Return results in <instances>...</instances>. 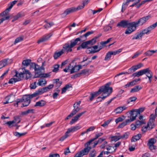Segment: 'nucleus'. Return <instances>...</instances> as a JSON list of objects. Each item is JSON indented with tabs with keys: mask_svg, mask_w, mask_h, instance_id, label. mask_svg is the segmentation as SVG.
<instances>
[{
	"mask_svg": "<svg viewBox=\"0 0 157 157\" xmlns=\"http://www.w3.org/2000/svg\"><path fill=\"white\" fill-rule=\"evenodd\" d=\"M22 71L18 73L17 71H16V74L14 77L16 78H13L10 79L8 82L10 84H13L15 82L20 81L23 79L24 77V75H26V79H28L31 77V74L29 72L28 70L24 69L22 70Z\"/></svg>",
	"mask_w": 157,
	"mask_h": 157,
	"instance_id": "nucleus-1",
	"label": "nucleus"
},
{
	"mask_svg": "<svg viewBox=\"0 0 157 157\" xmlns=\"http://www.w3.org/2000/svg\"><path fill=\"white\" fill-rule=\"evenodd\" d=\"M144 74H145L147 76L145 78L146 79L147 78V77L148 78L149 82L151 83L152 78V72L148 68L141 70L133 73L132 74V76L134 77H139Z\"/></svg>",
	"mask_w": 157,
	"mask_h": 157,
	"instance_id": "nucleus-2",
	"label": "nucleus"
},
{
	"mask_svg": "<svg viewBox=\"0 0 157 157\" xmlns=\"http://www.w3.org/2000/svg\"><path fill=\"white\" fill-rule=\"evenodd\" d=\"M109 85V84L107 83L106 84L105 86L101 87L98 91L94 92L92 93L95 97L102 92L103 93L102 94V95L103 96L104 94H105L107 92H108V90H110V92H112L113 91L112 88V87H110Z\"/></svg>",
	"mask_w": 157,
	"mask_h": 157,
	"instance_id": "nucleus-3",
	"label": "nucleus"
},
{
	"mask_svg": "<svg viewBox=\"0 0 157 157\" xmlns=\"http://www.w3.org/2000/svg\"><path fill=\"white\" fill-rule=\"evenodd\" d=\"M150 15L144 17H142L136 21H133L132 22L134 24L136 27H138L139 25H142L145 23L150 17Z\"/></svg>",
	"mask_w": 157,
	"mask_h": 157,
	"instance_id": "nucleus-4",
	"label": "nucleus"
},
{
	"mask_svg": "<svg viewBox=\"0 0 157 157\" xmlns=\"http://www.w3.org/2000/svg\"><path fill=\"white\" fill-rule=\"evenodd\" d=\"M30 70L34 69L35 71V76L37 75L38 72H40L41 67L39 66L34 63H31L30 64Z\"/></svg>",
	"mask_w": 157,
	"mask_h": 157,
	"instance_id": "nucleus-5",
	"label": "nucleus"
},
{
	"mask_svg": "<svg viewBox=\"0 0 157 157\" xmlns=\"http://www.w3.org/2000/svg\"><path fill=\"white\" fill-rule=\"evenodd\" d=\"M132 22H130L128 20H122L120 21L117 25V27H121L123 28H126L132 25Z\"/></svg>",
	"mask_w": 157,
	"mask_h": 157,
	"instance_id": "nucleus-6",
	"label": "nucleus"
},
{
	"mask_svg": "<svg viewBox=\"0 0 157 157\" xmlns=\"http://www.w3.org/2000/svg\"><path fill=\"white\" fill-rule=\"evenodd\" d=\"M136 27L132 22V25L127 27V29L125 32V33L127 34H129L135 31L136 30Z\"/></svg>",
	"mask_w": 157,
	"mask_h": 157,
	"instance_id": "nucleus-7",
	"label": "nucleus"
},
{
	"mask_svg": "<svg viewBox=\"0 0 157 157\" xmlns=\"http://www.w3.org/2000/svg\"><path fill=\"white\" fill-rule=\"evenodd\" d=\"M129 113L130 115L132 116V117L128 119L131 122L136 120V117L138 115L135 109L131 110L129 112Z\"/></svg>",
	"mask_w": 157,
	"mask_h": 157,
	"instance_id": "nucleus-8",
	"label": "nucleus"
},
{
	"mask_svg": "<svg viewBox=\"0 0 157 157\" xmlns=\"http://www.w3.org/2000/svg\"><path fill=\"white\" fill-rule=\"evenodd\" d=\"M52 34L51 33L44 35L41 37L37 43L38 44H40L41 42L46 41L48 40L50 37L52 36Z\"/></svg>",
	"mask_w": 157,
	"mask_h": 157,
	"instance_id": "nucleus-9",
	"label": "nucleus"
},
{
	"mask_svg": "<svg viewBox=\"0 0 157 157\" xmlns=\"http://www.w3.org/2000/svg\"><path fill=\"white\" fill-rule=\"evenodd\" d=\"M14 100V96L12 95H10L7 96L4 99L5 102H3L4 104L11 103Z\"/></svg>",
	"mask_w": 157,
	"mask_h": 157,
	"instance_id": "nucleus-10",
	"label": "nucleus"
},
{
	"mask_svg": "<svg viewBox=\"0 0 157 157\" xmlns=\"http://www.w3.org/2000/svg\"><path fill=\"white\" fill-rule=\"evenodd\" d=\"M91 149V147H86L80 151L79 153L82 157L85 155H87Z\"/></svg>",
	"mask_w": 157,
	"mask_h": 157,
	"instance_id": "nucleus-11",
	"label": "nucleus"
},
{
	"mask_svg": "<svg viewBox=\"0 0 157 157\" xmlns=\"http://www.w3.org/2000/svg\"><path fill=\"white\" fill-rule=\"evenodd\" d=\"M54 86L53 84H50L48 86L45 87L42 89H39V90L41 94H42L44 92L48 91L50 89L52 88Z\"/></svg>",
	"mask_w": 157,
	"mask_h": 157,
	"instance_id": "nucleus-12",
	"label": "nucleus"
},
{
	"mask_svg": "<svg viewBox=\"0 0 157 157\" xmlns=\"http://www.w3.org/2000/svg\"><path fill=\"white\" fill-rule=\"evenodd\" d=\"M31 60L30 59H27L24 60L22 63V70H24L25 69V67L30 65L31 63Z\"/></svg>",
	"mask_w": 157,
	"mask_h": 157,
	"instance_id": "nucleus-13",
	"label": "nucleus"
},
{
	"mask_svg": "<svg viewBox=\"0 0 157 157\" xmlns=\"http://www.w3.org/2000/svg\"><path fill=\"white\" fill-rule=\"evenodd\" d=\"M75 12V11L74 9V7H73L66 10L62 14L66 16L67 15Z\"/></svg>",
	"mask_w": 157,
	"mask_h": 157,
	"instance_id": "nucleus-14",
	"label": "nucleus"
},
{
	"mask_svg": "<svg viewBox=\"0 0 157 157\" xmlns=\"http://www.w3.org/2000/svg\"><path fill=\"white\" fill-rule=\"evenodd\" d=\"M78 41H82V38L79 37L76 38L75 40H71V43L70 44L71 47L73 48L77 44Z\"/></svg>",
	"mask_w": 157,
	"mask_h": 157,
	"instance_id": "nucleus-15",
	"label": "nucleus"
},
{
	"mask_svg": "<svg viewBox=\"0 0 157 157\" xmlns=\"http://www.w3.org/2000/svg\"><path fill=\"white\" fill-rule=\"evenodd\" d=\"M82 68V67L80 65L75 66L71 70L70 73L72 74L74 72L78 71L80 69Z\"/></svg>",
	"mask_w": 157,
	"mask_h": 157,
	"instance_id": "nucleus-16",
	"label": "nucleus"
},
{
	"mask_svg": "<svg viewBox=\"0 0 157 157\" xmlns=\"http://www.w3.org/2000/svg\"><path fill=\"white\" fill-rule=\"evenodd\" d=\"M94 33L93 31H88L85 34L80 36L79 37L82 38V42L85 41L87 39V37L90 35Z\"/></svg>",
	"mask_w": 157,
	"mask_h": 157,
	"instance_id": "nucleus-17",
	"label": "nucleus"
},
{
	"mask_svg": "<svg viewBox=\"0 0 157 157\" xmlns=\"http://www.w3.org/2000/svg\"><path fill=\"white\" fill-rule=\"evenodd\" d=\"M53 82L54 84H55V86L59 87L61 86L62 82L61 81H59V78H57L53 79Z\"/></svg>",
	"mask_w": 157,
	"mask_h": 157,
	"instance_id": "nucleus-18",
	"label": "nucleus"
},
{
	"mask_svg": "<svg viewBox=\"0 0 157 157\" xmlns=\"http://www.w3.org/2000/svg\"><path fill=\"white\" fill-rule=\"evenodd\" d=\"M40 72H38V74H37V75L35 77L36 78H48L50 77V73H46L43 74H40Z\"/></svg>",
	"mask_w": 157,
	"mask_h": 157,
	"instance_id": "nucleus-19",
	"label": "nucleus"
},
{
	"mask_svg": "<svg viewBox=\"0 0 157 157\" xmlns=\"http://www.w3.org/2000/svg\"><path fill=\"white\" fill-rule=\"evenodd\" d=\"M64 53V50L62 49L59 52H55L54 54L53 57L55 59H57Z\"/></svg>",
	"mask_w": 157,
	"mask_h": 157,
	"instance_id": "nucleus-20",
	"label": "nucleus"
},
{
	"mask_svg": "<svg viewBox=\"0 0 157 157\" xmlns=\"http://www.w3.org/2000/svg\"><path fill=\"white\" fill-rule=\"evenodd\" d=\"M127 107L125 106H120L116 109L114 111L116 112V114L120 113H121L123 110L125 109Z\"/></svg>",
	"mask_w": 157,
	"mask_h": 157,
	"instance_id": "nucleus-21",
	"label": "nucleus"
},
{
	"mask_svg": "<svg viewBox=\"0 0 157 157\" xmlns=\"http://www.w3.org/2000/svg\"><path fill=\"white\" fill-rule=\"evenodd\" d=\"M46 104V102L44 100H41L36 102L34 105L35 107L36 106H40L42 107L44 106Z\"/></svg>",
	"mask_w": 157,
	"mask_h": 157,
	"instance_id": "nucleus-22",
	"label": "nucleus"
},
{
	"mask_svg": "<svg viewBox=\"0 0 157 157\" xmlns=\"http://www.w3.org/2000/svg\"><path fill=\"white\" fill-rule=\"evenodd\" d=\"M141 135L140 134H137L136 135L133 136L131 140V142H135L139 140L141 138Z\"/></svg>",
	"mask_w": 157,
	"mask_h": 157,
	"instance_id": "nucleus-23",
	"label": "nucleus"
},
{
	"mask_svg": "<svg viewBox=\"0 0 157 157\" xmlns=\"http://www.w3.org/2000/svg\"><path fill=\"white\" fill-rule=\"evenodd\" d=\"M81 128L80 126L76 125L68 129L71 132H74Z\"/></svg>",
	"mask_w": 157,
	"mask_h": 157,
	"instance_id": "nucleus-24",
	"label": "nucleus"
},
{
	"mask_svg": "<svg viewBox=\"0 0 157 157\" xmlns=\"http://www.w3.org/2000/svg\"><path fill=\"white\" fill-rule=\"evenodd\" d=\"M41 94L39 90H38L36 91L34 93L28 95L30 98V99L36 97V96L39 95Z\"/></svg>",
	"mask_w": 157,
	"mask_h": 157,
	"instance_id": "nucleus-25",
	"label": "nucleus"
},
{
	"mask_svg": "<svg viewBox=\"0 0 157 157\" xmlns=\"http://www.w3.org/2000/svg\"><path fill=\"white\" fill-rule=\"evenodd\" d=\"M142 89V87L139 85L136 86L132 88L130 91V92L134 93L137 92Z\"/></svg>",
	"mask_w": 157,
	"mask_h": 157,
	"instance_id": "nucleus-26",
	"label": "nucleus"
},
{
	"mask_svg": "<svg viewBox=\"0 0 157 157\" xmlns=\"http://www.w3.org/2000/svg\"><path fill=\"white\" fill-rule=\"evenodd\" d=\"M99 49L97 50H86V52L88 54H90V53H94L96 52H99L100 50L102 49L103 48V46H99V47H98Z\"/></svg>",
	"mask_w": 157,
	"mask_h": 157,
	"instance_id": "nucleus-27",
	"label": "nucleus"
},
{
	"mask_svg": "<svg viewBox=\"0 0 157 157\" xmlns=\"http://www.w3.org/2000/svg\"><path fill=\"white\" fill-rule=\"evenodd\" d=\"M108 92H107L106 94H107L105 96H104V94L103 95V96L102 97H99L97 98L98 99H101V100H99L98 101V102L99 101H101L102 100H103L105 99V98H106L107 97L109 96L112 92H110V90H109Z\"/></svg>",
	"mask_w": 157,
	"mask_h": 157,
	"instance_id": "nucleus-28",
	"label": "nucleus"
},
{
	"mask_svg": "<svg viewBox=\"0 0 157 157\" xmlns=\"http://www.w3.org/2000/svg\"><path fill=\"white\" fill-rule=\"evenodd\" d=\"M63 48H64L65 50L67 52H71L72 51V47H71L70 45H69L68 44H65L63 47Z\"/></svg>",
	"mask_w": 157,
	"mask_h": 157,
	"instance_id": "nucleus-29",
	"label": "nucleus"
},
{
	"mask_svg": "<svg viewBox=\"0 0 157 157\" xmlns=\"http://www.w3.org/2000/svg\"><path fill=\"white\" fill-rule=\"evenodd\" d=\"M73 107L74 108L73 110L71 113L74 115L78 113L80 110L81 109L78 106H76L75 104H74Z\"/></svg>",
	"mask_w": 157,
	"mask_h": 157,
	"instance_id": "nucleus-30",
	"label": "nucleus"
},
{
	"mask_svg": "<svg viewBox=\"0 0 157 157\" xmlns=\"http://www.w3.org/2000/svg\"><path fill=\"white\" fill-rule=\"evenodd\" d=\"M130 122H131L128 119H127L124 121L120 124L118 126V128H122L123 127L126 125L127 124Z\"/></svg>",
	"mask_w": 157,
	"mask_h": 157,
	"instance_id": "nucleus-31",
	"label": "nucleus"
},
{
	"mask_svg": "<svg viewBox=\"0 0 157 157\" xmlns=\"http://www.w3.org/2000/svg\"><path fill=\"white\" fill-rule=\"evenodd\" d=\"M24 38V36H19L18 37H17L15 40L14 44H16L17 43L20 42L23 40Z\"/></svg>",
	"mask_w": 157,
	"mask_h": 157,
	"instance_id": "nucleus-32",
	"label": "nucleus"
},
{
	"mask_svg": "<svg viewBox=\"0 0 157 157\" xmlns=\"http://www.w3.org/2000/svg\"><path fill=\"white\" fill-rule=\"evenodd\" d=\"M157 26V21L155 23L150 25L148 27L146 28L147 31L149 33L152 30L154 29Z\"/></svg>",
	"mask_w": 157,
	"mask_h": 157,
	"instance_id": "nucleus-33",
	"label": "nucleus"
},
{
	"mask_svg": "<svg viewBox=\"0 0 157 157\" xmlns=\"http://www.w3.org/2000/svg\"><path fill=\"white\" fill-rule=\"evenodd\" d=\"M47 83V81L44 78H41L38 80V84L39 86H41L42 85H45Z\"/></svg>",
	"mask_w": 157,
	"mask_h": 157,
	"instance_id": "nucleus-34",
	"label": "nucleus"
},
{
	"mask_svg": "<svg viewBox=\"0 0 157 157\" xmlns=\"http://www.w3.org/2000/svg\"><path fill=\"white\" fill-rule=\"evenodd\" d=\"M97 38V37H96L90 40L87 41L88 44L91 45L94 44L96 42V39Z\"/></svg>",
	"mask_w": 157,
	"mask_h": 157,
	"instance_id": "nucleus-35",
	"label": "nucleus"
},
{
	"mask_svg": "<svg viewBox=\"0 0 157 157\" xmlns=\"http://www.w3.org/2000/svg\"><path fill=\"white\" fill-rule=\"evenodd\" d=\"M91 72L90 70L84 69L82 70L81 73V75L83 74L85 75L88 76Z\"/></svg>",
	"mask_w": 157,
	"mask_h": 157,
	"instance_id": "nucleus-36",
	"label": "nucleus"
},
{
	"mask_svg": "<svg viewBox=\"0 0 157 157\" xmlns=\"http://www.w3.org/2000/svg\"><path fill=\"white\" fill-rule=\"evenodd\" d=\"M11 9V8H10V7H9L8 8H7L4 11L0 13V16H1L2 17H3L7 15L10 11Z\"/></svg>",
	"mask_w": 157,
	"mask_h": 157,
	"instance_id": "nucleus-37",
	"label": "nucleus"
},
{
	"mask_svg": "<svg viewBox=\"0 0 157 157\" xmlns=\"http://www.w3.org/2000/svg\"><path fill=\"white\" fill-rule=\"evenodd\" d=\"M7 63V60L6 59L0 61V69L6 66Z\"/></svg>",
	"mask_w": 157,
	"mask_h": 157,
	"instance_id": "nucleus-38",
	"label": "nucleus"
},
{
	"mask_svg": "<svg viewBox=\"0 0 157 157\" xmlns=\"http://www.w3.org/2000/svg\"><path fill=\"white\" fill-rule=\"evenodd\" d=\"M155 125L154 122L153 121H150L148 123L147 126L148 128H149L151 129L155 127Z\"/></svg>",
	"mask_w": 157,
	"mask_h": 157,
	"instance_id": "nucleus-39",
	"label": "nucleus"
},
{
	"mask_svg": "<svg viewBox=\"0 0 157 157\" xmlns=\"http://www.w3.org/2000/svg\"><path fill=\"white\" fill-rule=\"evenodd\" d=\"M143 35L140 32L137 33V34H136V36L133 37L132 40L134 39H139L140 38H141L143 36Z\"/></svg>",
	"mask_w": 157,
	"mask_h": 157,
	"instance_id": "nucleus-40",
	"label": "nucleus"
},
{
	"mask_svg": "<svg viewBox=\"0 0 157 157\" xmlns=\"http://www.w3.org/2000/svg\"><path fill=\"white\" fill-rule=\"evenodd\" d=\"M88 44L87 41L82 43L81 45L82 48H88L89 49L88 50H90V49L91 48L88 47Z\"/></svg>",
	"mask_w": 157,
	"mask_h": 157,
	"instance_id": "nucleus-41",
	"label": "nucleus"
},
{
	"mask_svg": "<svg viewBox=\"0 0 157 157\" xmlns=\"http://www.w3.org/2000/svg\"><path fill=\"white\" fill-rule=\"evenodd\" d=\"M136 85L135 83V81L133 80L132 81H131L130 82L128 83L127 84L124 86V87L125 88H127L128 87H129L131 86H133L134 85Z\"/></svg>",
	"mask_w": 157,
	"mask_h": 157,
	"instance_id": "nucleus-42",
	"label": "nucleus"
},
{
	"mask_svg": "<svg viewBox=\"0 0 157 157\" xmlns=\"http://www.w3.org/2000/svg\"><path fill=\"white\" fill-rule=\"evenodd\" d=\"M96 152L95 150H91L90 152L89 157H95L96 156Z\"/></svg>",
	"mask_w": 157,
	"mask_h": 157,
	"instance_id": "nucleus-43",
	"label": "nucleus"
},
{
	"mask_svg": "<svg viewBox=\"0 0 157 157\" xmlns=\"http://www.w3.org/2000/svg\"><path fill=\"white\" fill-rule=\"evenodd\" d=\"M103 9L102 8H99L98 10H89L88 11V12L89 13H93V14L94 15L95 13H98L99 12H101V11Z\"/></svg>",
	"mask_w": 157,
	"mask_h": 157,
	"instance_id": "nucleus-44",
	"label": "nucleus"
},
{
	"mask_svg": "<svg viewBox=\"0 0 157 157\" xmlns=\"http://www.w3.org/2000/svg\"><path fill=\"white\" fill-rule=\"evenodd\" d=\"M137 99V98L135 97H133L129 98L127 101V103L129 104L131 102L135 101Z\"/></svg>",
	"mask_w": 157,
	"mask_h": 157,
	"instance_id": "nucleus-45",
	"label": "nucleus"
},
{
	"mask_svg": "<svg viewBox=\"0 0 157 157\" xmlns=\"http://www.w3.org/2000/svg\"><path fill=\"white\" fill-rule=\"evenodd\" d=\"M22 100L23 102L28 101H31L30 98L28 95H24L22 98Z\"/></svg>",
	"mask_w": 157,
	"mask_h": 157,
	"instance_id": "nucleus-46",
	"label": "nucleus"
},
{
	"mask_svg": "<svg viewBox=\"0 0 157 157\" xmlns=\"http://www.w3.org/2000/svg\"><path fill=\"white\" fill-rule=\"evenodd\" d=\"M59 64H55L53 65V67L54 69H53L52 71L53 72H57L59 70Z\"/></svg>",
	"mask_w": 157,
	"mask_h": 157,
	"instance_id": "nucleus-47",
	"label": "nucleus"
},
{
	"mask_svg": "<svg viewBox=\"0 0 157 157\" xmlns=\"http://www.w3.org/2000/svg\"><path fill=\"white\" fill-rule=\"evenodd\" d=\"M143 66V64L142 63H140L139 64H138L136 65L133 66V67L135 70L136 71L137 69L140 68L142 67Z\"/></svg>",
	"mask_w": 157,
	"mask_h": 157,
	"instance_id": "nucleus-48",
	"label": "nucleus"
},
{
	"mask_svg": "<svg viewBox=\"0 0 157 157\" xmlns=\"http://www.w3.org/2000/svg\"><path fill=\"white\" fill-rule=\"evenodd\" d=\"M26 134V132L23 133H19L17 132H15L14 133V135L18 137H20L22 136H24Z\"/></svg>",
	"mask_w": 157,
	"mask_h": 157,
	"instance_id": "nucleus-49",
	"label": "nucleus"
},
{
	"mask_svg": "<svg viewBox=\"0 0 157 157\" xmlns=\"http://www.w3.org/2000/svg\"><path fill=\"white\" fill-rule=\"evenodd\" d=\"M144 122L143 121H140L139 120L136 121V125L137 127H140L143 124H144Z\"/></svg>",
	"mask_w": 157,
	"mask_h": 157,
	"instance_id": "nucleus-50",
	"label": "nucleus"
},
{
	"mask_svg": "<svg viewBox=\"0 0 157 157\" xmlns=\"http://www.w3.org/2000/svg\"><path fill=\"white\" fill-rule=\"evenodd\" d=\"M111 55H112L111 54V53L109 51L108 52L105 56V60H108L110 59L111 56Z\"/></svg>",
	"mask_w": 157,
	"mask_h": 157,
	"instance_id": "nucleus-51",
	"label": "nucleus"
},
{
	"mask_svg": "<svg viewBox=\"0 0 157 157\" xmlns=\"http://www.w3.org/2000/svg\"><path fill=\"white\" fill-rule=\"evenodd\" d=\"M135 71L133 67L132 66L127 71L128 74H131Z\"/></svg>",
	"mask_w": 157,
	"mask_h": 157,
	"instance_id": "nucleus-52",
	"label": "nucleus"
},
{
	"mask_svg": "<svg viewBox=\"0 0 157 157\" xmlns=\"http://www.w3.org/2000/svg\"><path fill=\"white\" fill-rule=\"evenodd\" d=\"M54 25V23L53 22L47 23V24L44 25V27L46 29L49 28L51 26Z\"/></svg>",
	"mask_w": 157,
	"mask_h": 157,
	"instance_id": "nucleus-53",
	"label": "nucleus"
},
{
	"mask_svg": "<svg viewBox=\"0 0 157 157\" xmlns=\"http://www.w3.org/2000/svg\"><path fill=\"white\" fill-rule=\"evenodd\" d=\"M111 138L113 140L116 141L121 139L120 136H113L111 137Z\"/></svg>",
	"mask_w": 157,
	"mask_h": 157,
	"instance_id": "nucleus-54",
	"label": "nucleus"
},
{
	"mask_svg": "<svg viewBox=\"0 0 157 157\" xmlns=\"http://www.w3.org/2000/svg\"><path fill=\"white\" fill-rule=\"evenodd\" d=\"M13 121H15V123H18L20 122V117L18 116H15L14 117V120H13Z\"/></svg>",
	"mask_w": 157,
	"mask_h": 157,
	"instance_id": "nucleus-55",
	"label": "nucleus"
},
{
	"mask_svg": "<svg viewBox=\"0 0 157 157\" xmlns=\"http://www.w3.org/2000/svg\"><path fill=\"white\" fill-rule=\"evenodd\" d=\"M78 120V119H77V118L75 117H74L72 119L71 121L70 122V124L71 125L75 122L76 121Z\"/></svg>",
	"mask_w": 157,
	"mask_h": 157,
	"instance_id": "nucleus-56",
	"label": "nucleus"
},
{
	"mask_svg": "<svg viewBox=\"0 0 157 157\" xmlns=\"http://www.w3.org/2000/svg\"><path fill=\"white\" fill-rule=\"evenodd\" d=\"M156 142V140L154 138H151L150 139L148 142V145L153 144Z\"/></svg>",
	"mask_w": 157,
	"mask_h": 157,
	"instance_id": "nucleus-57",
	"label": "nucleus"
},
{
	"mask_svg": "<svg viewBox=\"0 0 157 157\" xmlns=\"http://www.w3.org/2000/svg\"><path fill=\"white\" fill-rule=\"evenodd\" d=\"M149 146L150 149L152 151L153 150H155L156 148V146L154 144H149L148 145Z\"/></svg>",
	"mask_w": 157,
	"mask_h": 157,
	"instance_id": "nucleus-58",
	"label": "nucleus"
},
{
	"mask_svg": "<svg viewBox=\"0 0 157 157\" xmlns=\"http://www.w3.org/2000/svg\"><path fill=\"white\" fill-rule=\"evenodd\" d=\"M86 111H84L77 114L75 117L77 119H78L79 118L82 116L83 114L86 113Z\"/></svg>",
	"mask_w": 157,
	"mask_h": 157,
	"instance_id": "nucleus-59",
	"label": "nucleus"
},
{
	"mask_svg": "<svg viewBox=\"0 0 157 157\" xmlns=\"http://www.w3.org/2000/svg\"><path fill=\"white\" fill-rule=\"evenodd\" d=\"M30 101H28L24 102V103L22 104L21 107H23L28 106L30 103Z\"/></svg>",
	"mask_w": 157,
	"mask_h": 157,
	"instance_id": "nucleus-60",
	"label": "nucleus"
},
{
	"mask_svg": "<svg viewBox=\"0 0 157 157\" xmlns=\"http://www.w3.org/2000/svg\"><path fill=\"white\" fill-rule=\"evenodd\" d=\"M144 110V108H140L138 109H136V110L137 113L138 115H140V113L143 112Z\"/></svg>",
	"mask_w": 157,
	"mask_h": 157,
	"instance_id": "nucleus-61",
	"label": "nucleus"
},
{
	"mask_svg": "<svg viewBox=\"0 0 157 157\" xmlns=\"http://www.w3.org/2000/svg\"><path fill=\"white\" fill-rule=\"evenodd\" d=\"M84 6H78L77 8L74 7V9H75V11H76L78 10L82 9L84 7Z\"/></svg>",
	"mask_w": 157,
	"mask_h": 157,
	"instance_id": "nucleus-62",
	"label": "nucleus"
},
{
	"mask_svg": "<svg viewBox=\"0 0 157 157\" xmlns=\"http://www.w3.org/2000/svg\"><path fill=\"white\" fill-rule=\"evenodd\" d=\"M94 140L93 138L91 139L85 144V146L86 147H86H89V146L90 144Z\"/></svg>",
	"mask_w": 157,
	"mask_h": 157,
	"instance_id": "nucleus-63",
	"label": "nucleus"
},
{
	"mask_svg": "<svg viewBox=\"0 0 157 157\" xmlns=\"http://www.w3.org/2000/svg\"><path fill=\"white\" fill-rule=\"evenodd\" d=\"M110 121V120H108L105 121L103 124L101 125V126L103 127H105L108 125L109 124Z\"/></svg>",
	"mask_w": 157,
	"mask_h": 157,
	"instance_id": "nucleus-64",
	"label": "nucleus"
}]
</instances>
